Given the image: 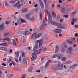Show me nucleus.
Returning a JSON list of instances; mask_svg holds the SVG:
<instances>
[{
	"label": "nucleus",
	"mask_w": 78,
	"mask_h": 78,
	"mask_svg": "<svg viewBox=\"0 0 78 78\" xmlns=\"http://www.w3.org/2000/svg\"><path fill=\"white\" fill-rule=\"evenodd\" d=\"M75 37H78V34L77 33H76L75 34Z\"/></svg>",
	"instance_id": "obj_62"
},
{
	"label": "nucleus",
	"mask_w": 78,
	"mask_h": 78,
	"mask_svg": "<svg viewBox=\"0 0 78 78\" xmlns=\"http://www.w3.org/2000/svg\"><path fill=\"white\" fill-rule=\"evenodd\" d=\"M7 46H8V44L6 42L4 43V46L7 47Z\"/></svg>",
	"instance_id": "obj_41"
},
{
	"label": "nucleus",
	"mask_w": 78,
	"mask_h": 78,
	"mask_svg": "<svg viewBox=\"0 0 78 78\" xmlns=\"http://www.w3.org/2000/svg\"><path fill=\"white\" fill-rule=\"evenodd\" d=\"M5 5H6V6H9V5H8V3L6 2H5Z\"/></svg>",
	"instance_id": "obj_51"
},
{
	"label": "nucleus",
	"mask_w": 78,
	"mask_h": 78,
	"mask_svg": "<svg viewBox=\"0 0 78 78\" xmlns=\"http://www.w3.org/2000/svg\"><path fill=\"white\" fill-rule=\"evenodd\" d=\"M12 69L14 70H16V68L15 67H14L13 68H12Z\"/></svg>",
	"instance_id": "obj_58"
},
{
	"label": "nucleus",
	"mask_w": 78,
	"mask_h": 78,
	"mask_svg": "<svg viewBox=\"0 0 78 78\" xmlns=\"http://www.w3.org/2000/svg\"><path fill=\"white\" fill-rule=\"evenodd\" d=\"M51 61L50 60H49L47 62L45 65V68H47V67H48V66H49V64H50V62H51Z\"/></svg>",
	"instance_id": "obj_12"
},
{
	"label": "nucleus",
	"mask_w": 78,
	"mask_h": 78,
	"mask_svg": "<svg viewBox=\"0 0 78 78\" xmlns=\"http://www.w3.org/2000/svg\"><path fill=\"white\" fill-rule=\"evenodd\" d=\"M26 16L27 17V19H30V16H31V14L30 13H29L27 15H26Z\"/></svg>",
	"instance_id": "obj_20"
},
{
	"label": "nucleus",
	"mask_w": 78,
	"mask_h": 78,
	"mask_svg": "<svg viewBox=\"0 0 78 78\" xmlns=\"http://www.w3.org/2000/svg\"><path fill=\"white\" fill-rule=\"evenodd\" d=\"M45 58V56L41 58V61H43V60H44V59Z\"/></svg>",
	"instance_id": "obj_50"
},
{
	"label": "nucleus",
	"mask_w": 78,
	"mask_h": 78,
	"mask_svg": "<svg viewBox=\"0 0 78 78\" xmlns=\"http://www.w3.org/2000/svg\"><path fill=\"white\" fill-rule=\"evenodd\" d=\"M5 52H7V53H12V49H11L10 50V48L8 49H6L5 50Z\"/></svg>",
	"instance_id": "obj_11"
},
{
	"label": "nucleus",
	"mask_w": 78,
	"mask_h": 78,
	"mask_svg": "<svg viewBox=\"0 0 78 78\" xmlns=\"http://www.w3.org/2000/svg\"><path fill=\"white\" fill-rule=\"evenodd\" d=\"M39 3L41 5V8H44V3L41 0L39 1Z\"/></svg>",
	"instance_id": "obj_13"
},
{
	"label": "nucleus",
	"mask_w": 78,
	"mask_h": 78,
	"mask_svg": "<svg viewBox=\"0 0 78 78\" xmlns=\"http://www.w3.org/2000/svg\"><path fill=\"white\" fill-rule=\"evenodd\" d=\"M4 49H5V47H0V50H4Z\"/></svg>",
	"instance_id": "obj_44"
},
{
	"label": "nucleus",
	"mask_w": 78,
	"mask_h": 78,
	"mask_svg": "<svg viewBox=\"0 0 78 78\" xmlns=\"http://www.w3.org/2000/svg\"><path fill=\"white\" fill-rule=\"evenodd\" d=\"M58 2H59V3H62V1H61V0H59L58 1Z\"/></svg>",
	"instance_id": "obj_60"
},
{
	"label": "nucleus",
	"mask_w": 78,
	"mask_h": 78,
	"mask_svg": "<svg viewBox=\"0 0 78 78\" xmlns=\"http://www.w3.org/2000/svg\"><path fill=\"white\" fill-rule=\"evenodd\" d=\"M21 21L22 23L24 22V23H27V22L25 20H24L22 19H21Z\"/></svg>",
	"instance_id": "obj_37"
},
{
	"label": "nucleus",
	"mask_w": 78,
	"mask_h": 78,
	"mask_svg": "<svg viewBox=\"0 0 78 78\" xmlns=\"http://www.w3.org/2000/svg\"><path fill=\"white\" fill-rule=\"evenodd\" d=\"M13 45H14L16 46V45H17V44L16 43V41H15V40H14L13 41Z\"/></svg>",
	"instance_id": "obj_31"
},
{
	"label": "nucleus",
	"mask_w": 78,
	"mask_h": 78,
	"mask_svg": "<svg viewBox=\"0 0 78 78\" xmlns=\"http://www.w3.org/2000/svg\"><path fill=\"white\" fill-rule=\"evenodd\" d=\"M54 32L55 33H62V30L61 29H56L54 30Z\"/></svg>",
	"instance_id": "obj_10"
},
{
	"label": "nucleus",
	"mask_w": 78,
	"mask_h": 78,
	"mask_svg": "<svg viewBox=\"0 0 78 78\" xmlns=\"http://www.w3.org/2000/svg\"><path fill=\"white\" fill-rule=\"evenodd\" d=\"M78 50V48H76L75 49H74V51H76Z\"/></svg>",
	"instance_id": "obj_59"
},
{
	"label": "nucleus",
	"mask_w": 78,
	"mask_h": 78,
	"mask_svg": "<svg viewBox=\"0 0 78 78\" xmlns=\"http://www.w3.org/2000/svg\"><path fill=\"white\" fill-rule=\"evenodd\" d=\"M32 56L31 58V61H34L36 59L37 55L34 53L32 54Z\"/></svg>",
	"instance_id": "obj_6"
},
{
	"label": "nucleus",
	"mask_w": 78,
	"mask_h": 78,
	"mask_svg": "<svg viewBox=\"0 0 78 78\" xmlns=\"http://www.w3.org/2000/svg\"><path fill=\"white\" fill-rule=\"evenodd\" d=\"M16 7L18 9L20 8L21 7V5H19V2H18V4H17L16 5Z\"/></svg>",
	"instance_id": "obj_30"
},
{
	"label": "nucleus",
	"mask_w": 78,
	"mask_h": 78,
	"mask_svg": "<svg viewBox=\"0 0 78 78\" xmlns=\"http://www.w3.org/2000/svg\"><path fill=\"white\" fill-rule=\"evenodd\" d=\"M51 6H52V8H54V7H55V4H52Z\"/></svg>",
	"instance_id": "obj_63"
},
{
	"label": "nucleus",
	"mask_w": 78,
	"mask_h": 78,
	"mask_svg": "<svg viewBox=\"0 0 78 78\" xmlns=\"http://www.w3.org/2000/svg\"><path fill=\"white\" fill-rule=\"evenodd\" d=\"M42 35V34L40 33L37 35H36L35 39H37V38H39V37H40Z\"/></svg>",
	"instance_id": "obj_15"
},
{
	"label": "nucleus",
	"mask_w": 78,
	"mask_h": 78,
	"mask_svg": "<svg viewBox=\"0 0 78 78\" xmlns=\"http://www.w3.org/2000/svg\"><path fill=\"white\" fill-rule=\"evenodd\" d=\"M10 23H11V21H7L5 22V23L6 25H8Z\"/></svg>",
	"instance_id": "obj_35"
},
{
	"label": "nucleus",
	"mask_w": 78,
	"mask_h": 78,
	"mask_svg": "<svg viewBox=\"0 0 78 78\" xmlns=\"http://www.w3.org/2000/svg\"><path fill=\"white\" fill-rule=\"evenodd\" d=\"M56 26H57V28H61L62 29H66V28H67V27L64 26H62V24L61 23H57Z\"/></svg>",
	"instance_id": "obj_4"
},
{
	"label": "nucleus",
	"mask_w": 78,
	"mask_h": 78,
	"mask_svg": "<svg viewBox=\"0 0 78 78\" xmlns=\"http://www.w3.org/2000/svg\"><path fill=\"white\" fill-rule=\"evenodd\" d=\"M75 28H78V25H76L74 26Z\"/></svg>",
	"instance_id": "obj_61"
},
{
	"label": "nucleus",
	"mask_w": 78,
	"mask_h": 78,
	"mask_svg": "<svg viewBox=\"0 0 78 78\" xmlns=\"http://www.w3.org/2000/svg\"><path fill=\"white\" fill-rule=\"evenodd\" d=\"M16 54V57L17 58H19V51H17L16 52H15Z\"/></svg>",
	"instance_id": "obj_22"
},
{
	"label": "nucleus",
	"mask_w": 78,
	"mask_h": 78,
	"mask_svg": "<svg viewBox=\"0 0 78 78\" xmlns=\"http://www.w3.org/2000/svg\"><path fill=\"white\" fill-rule=\"evenodd\" d=\"M47 25V21H46V20L44 19L43 20V22L42 23V24L40 28V30H43L44 29L45 26Z\"/></svg>",
	"instance_id": "obj_3"
},
{
	"label": "nucleus",
	"mask_w": 78,
	"mask_h": 78,
	"mask_svg": "<svg viewBox=\"0 0 78 78\" xmlns=\"http://www.w3.org/2000/svg\"><path fill=\"white\" fill-rule=\"evenodd\" d=\"M60 18V16L58 15L57 16L56 19L57 20H59Z\"/></svg>",
	"instance_id": "obj_42"
},
{
	"label": "nucleus",
	"mask_w": 78,
	"mask_h": 78,
	"mask_svg": "<svg viewBox=\"0 0 78 78\" xmlns=\"http://www.w3.org/2000/svg\"><path fill=\"white\" fill-rule=\"evenodd\" d=\"M37 34V33L35 32L32 35L31 37V39H34V40H36L37 39H36V36Z\"/></svg>",
	"instance_id": "obj_8"
},
{
	"label": "nucleus",
	"mask_w": 78,
	"mask_h": 78,
	"mask_svg": "<svg viewBox=\"0 0 78 78\" xmlns=\"http://www.w3.org/2000/svg\"><path fill=\"white\" fill-rule=\"evenodd\" d=\"M63 17H66V18H67L69 17V15H65L63 16Z\"/></svg>",
	"instance_id": "obj_43"
},
{
	"label": "nucleus",
	"mask_w": 78,
	"mask_h": 78,
	"mask_svg": "<svg viewBox=\"0 0 78 78\" xmlns=\"http://www.w3.org/2000/svg\"><path fill=\"white\" fill-rule=\"evenodd\" d=\"M44 11L45 12H46L47 13H48V14H49V12H48V10H47V9H45L44 10Z\"/></svg>",
	"instance_id": "obj_47"
},
{
	"label": "nucleus",
	"mask_w": 78,
	"mask_h": 78,
	"mask_svg": "<svg viewBox=\"0 0 78 78\" xmlns=\"http://www.w3.org/2000/svg\"><path fill=\"white\" fill-rule=\"evenodd\" d=\"M9 32H5L4 33V36L5 37H6V36H7L8 35H9Z\"/></svg>",
	"instance_id": "obj_16"
},
{
	"label": "nucleus",
	"mask_w": 78,
	"mask_h": 78,
	"mask_svg": "<svg viewBox=\"0 0 78 78\" xmlns=\"http://www.w3.org/2000/svg\"><path fill=\"white\" fill-rule=\"evenodd\" d=\"M5 28V26H4V24H2V25L0 26V30H3L4 28Z\"/></svg>",
	"instance_id": "obj_17"
},
{
	"label": "nucleus",
	"mask_w": 78,
	"mask_h": 78,
	"mask_svg": "<svg viewBox=\"0 0 78 78\" xmlns=\"http://www.w3.org/2000/svg\"><path fill=\"white\" fill-rule=\"evenodd\" d=\"M10 3H16V1L15 0H12L10 1Z\"/></svg>",
	"instance_id": "obj_33"
},
{
	"label": "nucleus",
	"mask_w": 78,
	"mask_h": 78,
	"mask_svg": "<svg viewBox=\"0 0 78 78\" xmlns=\"http://www.w3.org/2000/svg\"><path fill=\"white\" fill-rule=\"evenodd\" d=\"M70 9V7H68L67 8V11H69Z\"/></svg>",
	"instance_id": "obj_49"
},
{
	"label": "nucleus",
	"mask_w": 78,
	"mask_h": 78,
	"mask_svg": "<svg viewBox=\"0 0 78 78\" xmlns=\"http://www.w3.org/2000/svg\"><path fill=\"white\" fill-rule=\"evenodd\" d=\"M59 50V48H58V45H57L56 47V48L55 50V53H57Z\"/></svg>",
	"instance_id": "obj_26"
},
{
	"label": "nucleus",
	"mask_w": 78,
	"mask_h": 78,
	"mask_svg": "<svg viewBox=\"0 0 78 78\" xmlns=\"http://www.w3.org/2000/svg\"><path fill=\"white\" fill-rule=\"evenodd\" d=\"M22 56L23 58L24 57H25V53L23 52L22 53Z\"/></svg>",
	"instance_id": "obj_45"
},
{
	"label": "nucleus",
	"mask_w": 78,
	"mask_h": 78,
	"mask_svg": "<svg viewBox=\"0 0 78 78\" xmlns=\"http://www.w3.org/2000/svg\"><path fill=\"white\" fill-rule=\"evenodd\" d=\"M64 45L65 48H67V44H65Z\"/></svg>",
	"instance_id": "obj_55"
},
{
	"label": "nucleus",
	"mask_w": 78,
	"mask_h": 78,
	"mask_svg": "<svg viewBox=\"0 0 78 78\" xmlns=\"http://www.w3.org/2000/svg\"><path fill=\"white\" fill-rule=\"evenodd\" d=\"M77 20V19L76 18H73L71 20V25H73L75 22H76V21Z\"/></svg>",
	"instance_id": "obj_9"
},
{
	"label": "nucleus",
	"mask_w": 78,
	"mask_h": 78,
	"mask_svg": "<svg viewBox=\"0 0 78 78\" xmlns=\"http://www.w3.org/2000/svg\"><path fill=\"white\" fill-rule=\"evenodd\" d=\"M67 42L69 43V44H73V42H72V41H70V39H67Z\"/></svg>",
	"instance_id": "obj_21"
},
{
	"label": "nucleus",
	"mask_w": 78,
	"mask_h": 78,
	"mask_svg": "<svg viewBox=\"0 0 78 78\" xmlns=\"http://www.w3.org/2000/svg\"><path fill=\"white\" fill-rule=\"evenodd\" d=\"M2 66H6V64L5 63H2Z\"/></svg>",
	"instance_id": "obj_52"
},
{
	"label": "nucleus",
	"mask_w": 78,
	"mask_h": 78,
	"mask_svg": "<svg viewBox=\"0 0 78 78\" xmlns=\"http://www.w3.org/2000/svg\"><path fill=\"white\" fill-rule=\"evenodd\" d=\"M57 57H58V54H56L54 55L53 58H57Z\"/></svg>",
	"instance_id": "obj_34"
},
{
	"label": "nucleus",
	"mask_w": 78,
	"mask_h": 78,
	"mask_svg": "<svg viewBox=\"0 0 78 78\" xmlns=\"http://www.w3.org/2000/svg\"><path fill=\"white\" fill-rule=\"evenodd\" d=\"M66 63L68 64H70V63H71V61H68L66 62Z\"/></svg>",
	"instance_id": "obj_54"
},
{
	"label": "nucleus",
	"mask_w": 78,
	"mask_h": 78,
	"mask_svg": "<svg viewBox=\"0 0 78 78\" xmlns=\"http://www.w3.org/2000/svg\"><path fill=\"white\" fill-rule=\"evenodd\" d=\"M22 10L23 12H25L28 11V9H27V8H23L22 9Z\"/></svg>",
	"instance_id": "obj_14"
},
{
	"label": "nucleus",
	"mask_w": 78,
	"mask_h": 78,
	"mask_svg": "<svg viewBox=\"0 0 78 78\" xmlns=\"http://www.w3.org/2000/svg\"><path fill=\"white\" fill-rule=\"evenodd\" d=\"M66 59H67V58L63 57L62 58V61H64L66 60Z\"/></svg>",
	"instance_id": "obj_32"
},
{
	"label": "nucleus",
	"mask_w": 78,
	"mask_h": 78,
	"mask_svg": "<svg viewBox=\"0 0 78 78\" xmlns=\"http://www.w3.org/2000/svg\"><path fill=\"white\" fill-rule=\"evenodd\" d=\"M77 65H78L77 64H74L72 66H70V68H73V67H75L77 66Z\"/></svg>",
	"instance_id": "obj_25"
},
{
	"label": "nucleus",
	"mask_w": 78,
	"mask_h": 78,
	"mask_svg": "<svg viewBox=\"0 0 78 78\" xmlns=\"http://www.w3.org/2000/svg\"><path fill=\"white\" fill-rule=\"evenodd\" d=\"M29 32V30H27L26 31H24L23 32V33H25L24 34L26 35H27L28 34V32Z\"/></svg>",
	"instance_id": "obj_23"
},
{
	"label": "nucleus",
	"mask_w": 78,
	"mask_h": 78,
	"mask_svg": "<svg viewBox=\"0 0 78 78\" xmlns=\"http://www.w3.org/2000/svg\"><path fill=\"white\" fill-rule=\"evenodd\" d=\"M25 61H26V59L25 58H23V63H25Z\"/></svg>",
	"instance_id": "obj_46"
},
{
	"label": "nucleus",
	"mask_w": 78,
	"mask_h": 78,
	"mask_svg": "<svg viewBox=\"0 0 78 78\" xmlns=\"http://www.w3.org/2000/svg\"><path fill=\"white\" fill-rule=\"evenodd\" d=\"M62 55H59L58 54V59H61V58H62Z\"/></svg>",
	"instance_id": "obj_36"
},
{
	"label": "nucleus",
	"mask_w": 78,
	"mask_h": 78,
	"mask_svg": "<svg viewBox=\"0 0 78 78\" xmlns=\"http://www.w3.org/2000/svg\"><path fill=\"white\" fill-rule=\"evenodd\" d=\"M36 72H38V73H40V72H41V70H37L36 71Z\"/></svg>",
	"instance_id": "obj_56"
},
{
	"label": "nucleus",
	"mask_w": 78,
	"mask_h": 78,
	"mask_svg": "<svg viewBox=\"0 0 78 78\" xmlns=\"http://www.w3.org/2000/svg\"><path fill=\"white\" fill-rule=\"evenodd\" d=\"M76 14V11H75L73 12L71 14V16H73L74 15H75Z\"/></svg>",
	"instance_id": "obj_27"
},
{
	"label": "nucleus",
	"mask_w": 78,
	"mask_h": 78,
	"mask_svg": "<svg viewBox=\"0 0 78 78\" xmlns=\"http://www.w3.org/2000/svg\"><path fill=\"white\" fill-rule=\"evenodd\" d=\"M17 4H19V2L16 3V4L15 5H13L14 7L17 6Z\"/></svg>",
	"instance_id": "obj_48"
},
{
	"label": "nucleus",
	"mask_w": 78,
	"mask_h": 78,
	"mask_svg": "<svg viewBox=\"0 0 78 78\" xmlns=\"http://www.w3.org/2000/svg\"><path fill=\"white\" fill-rule=\"evenodd\" d=\"M60 12L62 14H64L66 11V7L65 6H62L60 8Z\"/></svg>",
	"instance_id": "obj_5"
},
{
	"label": "nucleus",
	"mask_w": 78,
	"mask_h": 78,
	"mask_svg": "<svg viewBox=\"0 0 78 78\" xmlns=\"http://www.w3.org/2000/svg\"><path fill=\"white\" fill-rule=\"evenodd\" d=\"M68 50L69 52V54H71V52L73 50V49L72 47H69L68 48Z\"/></svg>",
	"instance_id": "obj_18"
},
{
	"label": "nucleus",
	"mask_w": 78,
	"mask_h": 78,
	"mask_svg": "<svg viewBox=\"0 0 78 78\" xmlns=\"http://www.w3.org/2000/svg\"><path fill=\"white\" fill-rule=\"evenodd\" d=\"M61 51L62 53H64L65 51V49L64 48H62Z\"/></svg>",
	"instance_id": "obj_39"
},
{
	"label": "nucleus",
	"mask_w": 78,
	"mask_h": 78,
	"mask_svg": "<svg viewBox=\"0 0 78 78\" xmlns=\"http://www.w3.org/2000/svg\"><path fill=\"white\" fill-rule=\"evenodd\" d=\"M34 68L33 66H30L29 68V72H32V70H33V69Z\"/></svg>",
	"instance_id": "obj_24"
},
{
	"label": "nucleus",
	"mask_w": 78,
	"mask_h": 78,
	"mask_svg": "<svg viewBox=\"0 0 78 78\" xmlns=\"http://www.w3.org/2000/svg\"><path fill=\"white\" fill-rule=\"evenodd\" d=\"M12 64L14 66H16V63H14V62H12Z\"/></svg>",
	"instance_id": "obj_64"
},
{
	"label": "nucleus",
	"mask_w": 78,
	"mask_h": 78,
	"mask_svg": "<svg viewBox=\"0 0 78 78\" xmlns=\"http://www.w3.org/2000/svg\"><path fill=\"white\" fill-rule=\"evenodd\" d=\"M40 17L41 20L42 19V12L41 11L40 12Z\"/></svg>",
	"instance_id": "obj_29"
},
{
	"label": "nucleus",
	"mask_w": 78,
	"mask_h": 78,
	"mask_svg": "<svg viewBox=\"0 0 78 78\" xmlns=\"http://www.w3.org/2000/svg\"><path fill=\"white\" fill-rule=\"evenodd\" d=\"M63 66H64V64H62L61 65V63L59 62L58 63L57 67L58 68H60V67H61V68L60 69V70H62L63 68Z\"/></svg>",
	"instance_id": "obj_7"
},
{
	"label": "nucleus",
	"mask_w": 78,
	"mask_h": 78,
	"mask_svg": "<svg viewBox=\"0 0 78 78\" xmlns=\"http://www.w3.org/2000/svg\"><path fill=\"white\" fill-rule=\"evenodd\" d=\"M2 40H5V41H10V39H9V38H3Z\"/></svg>",
	"instance_id": "obj_38"
},
{
	"label": "nucleus",
	"mask_w": 78,
	"mask_h": 78,
	"mask_svg": "<svg viewBox=\"0 0 78 78\" xmlns=\"http://www.w3.org/2000/svg\"><path fill=\"white\" fill-rule=\"evenodd\" d=\"M44 2L45 3V5H46V4L47 3V0H43Z\"/></svg>",
	"instance_id": "obj_57"
},
{
	"label": "nucleus",
	"mask_w": 78,
	"mask_h": 78,
	"mask_svg": "<svg viewBox=\"0 0 78 78\" xmlns=\"http://www.w3.org/2000/svg\"><path fill=\"white\" fill-rule=\"evenodd\" d=\"M35 43L34 49V53H35L36 55H37V54H40V53H41V51H40V50H38L37 49L38 48H41L42 47V43H43V41L42 40H36L35 41Z\"/></svg>",
	"instance_id": "obj_1"
},
{
	"label": "nucleus",
	"mask_w": 78,
	"mask_h": 78,
	"mask_svg": "<svg viewBox=\"0 0 78 78\" xmlns=\"http://www.w3.org/2000/svg\"><path fill=\"white\" fill-rule=\"evenodd\" d=\"M53 44H54L53 43V42H51L50 43V44L49 45L50 46H51V45H53Z\"/></svg>",
	"instance_id": "obj_53"
},
{
	"label": "nucleus",
	"mask_w": 78,
	"mask_h": 78,
	"mask_svg": "<svg viewBox=\"0 0 78 78\" xmlns=\"http://www.w3.org/2000/svg\"><path fill=\"white\" fill-rule=\"evenodd\" d=\"M47 47H45L44 48V47H42L40 49V51H42V50L43 49V51H46L47 50Z\"/></svg>",
	"instance_id": "obj_19"
},
{
	"label": "nucleus",
	"mask_w": 78,
	"mask_h": 78,
	"mask_svg": "<svg viewBox=\"0 0 78 78\" xmlns=\"http://www.w3.org/2000/svg\"><path fill=\"white\" fill-rule=\"evenodd\" d=\"M10 76H11V74L10 73H9L6 75V77H9Z\"/></svg>",
	"instance_id": "obj_40"
},
{
	"label": "nucleus",
	"mask_w": 78,
	"mask_h": 78,
	"mask_svg": "<svg viewBox=\"0 0 78 78\" xmlns=\"http://www.w3.org/2000/svg\"><path fill=\"white\" fill-rule=\"evenodd\" d=\"M52 16L53 17H54V18H55V17H56V13H55V12L53 11H52Z\"/></svg>",
	"instance_id": "obj_28"
},
{
	"label": "nucleus",
	"mask_w": 78,
	"mask_h": 78,
	"mask_svg": "<svg viewBox=\"0 0 78 78\" xmlns=\"http://www.w3.org/2000/svg\"><path fill=\"white\" fill-rule=\"evenodd\" d=\"M48 23H51L52 25H55L56 26L57 24V23L55 22V21H51V15H48Z\"/></svg>",
	"instance_id": "obj_2"
}]
</instances>
